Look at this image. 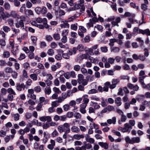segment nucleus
Returning <instances> with one entry per match:
<instances>
[{"label":"nucleus","mask_w":150,"mask_h":150,"mask_svg":"<svg viewBox=\"0 0 150 150\" xmlns=\"http://www.w3.org/2000/svg\"><path fill=\"white\" fill-rule=\"evenodd\" d=\"M32 116V114L31 113L27 112L25 114V117L27 119H29Z\"/></svg>","instance_id":"47"},{"label":"nucleus","mask_w":150,"mask_h":150,"mask_svg":"<svg viewBox=\"0 0 150 150\" xmlns=\"http://www.w3.org/2000/svg\"><path fill=\"white\" fill-rule=\"evenodd\" d=\"M58 129L59 131L61 133L64 132L65 133H69L70 130V128H66L65 127L61 126V125H60L58 126Z\"/></svg>","instance_id":"4"},{"label":"nucleus","mask_w":150,"mask_h":150,"mask_svg":"<svg viewBox=\"0 0 150 150\" xmlns=\"http://www.w3.org/2000/svg\"><path fill=\"white\" fill-rule=\"evenodd\" d=\"M119 82V80L118 79H113L112 80V83L116 86L117 84Z\"/></svg>","instance_id":"57"},{"label":"nucleus","mask_w":150,"mask_h":150,"mask_svg":"<svg viewBox=\"0 0 150 150\" xmlns=\"http://www.w3.org/2000/svg\"><path fill=\"white\" fill-rule=\"evenodd\" d=\"M74 116L76 118L80 119L81 117V114L79 112H76L74 114Z\"/></svg>","instance_id":"50"},{"label":"nucleus","mask_w":150,"mask_h":150,"mask_svg":"<svg viewBox=\"0 0 150 150\" xmlns=\"http://www.w3.org/2000/svg\"><path fill=\"white\" fill-rule=\"evenodd\" d=\"M4 7L5 9L6 10H9L11 8V6L10 4L7 2H6L4 5Z\"/></svg>","instance_id":"34"},{"label":"nucleus","mask_w":150,"mask_h":150,"mask_svg":"<svg viewBox=\"0 0 150 150\" xmlns=\"http://www.w3.org/2000/svg\"><path fill=\"white\" fill-rule=\"evenodd\" d=\"M101 99L102 101L101 102V105L102 107H105L107 105V103L106 102L107 100H105L103 98H102Z\"/></svg>","instance_id":"26"},{"label":"nucleus","mask_w":150,"mask_h":150,"mask_svg":"<svg viewBox=\"0 0 150 150\" xmlns=\"http://www.w3.org/2000/svg\"><path fill=\"white\" fill-rule=\"evenodd\" d=\"M47 12V8L45 7H43L41 8L40 13L43 14H45Z\"/></svg>","instance_id":"36"},{"label":"nucleus","mask_w":150,"mask_h":150,"mask_svg":"<svg viewBox=\"0 0 150 150\" xmlns=\"http://www.w3.org/2000/svg\"><path fill=\"white\" fill-rule=\"evenodd\" d=\"M51 105L54 108L56 107L59 105L58 102L57 101L52 102V103Z\"/></svg>","instance_id":"58"},{"label":"nucleus","mask_w":150,"mask_h":150,"mask_svg":"<svg viewBox=\"0 0 150 150\" xmlns=\"http://www.w3.org/2000/svg\"><path fill=\"white\" fill-rule=\"evenodd\" d=\"M91 102L92 104V106L94 107L95 109H98L100 108V106L97 103L93 102L92 101Z\"/></svg>","instance_id":"29"},{"label":"nucleus","mask_w":150,"mask_h":150,"mask_svg":"<svg viewBox=\"0 0 150 150\" xmlns=\"http://www.w3.org/2000/svg\"><path fill=\"white\" fill-rule=\"evenodd\" d=\"M97 92L98 91L97 90L95 89H93L89 90L88 92V94H91L95 93Z\"/></svg>","instance_id":"46"},{"label":"nucleus","mask_w":150,"mask_h":150,"mask_svg":"<svg viewBox=\"0 0 150 150\" xmlns=\"http://www.w3.org/2000/svg\"><path fill=\"white\" fill-rule=\"evenodd\" d=\"M110 85L109 82L107 81L104 83V86L103 87V92H108L109 89V86Z\"/></svg>","instance_id":"12"},{"label":"nucleus","mask_w":150,"mask_h":150,"mask_svg":"<svg viewBox=\"0 0 150 150\" xmlns=\"http://www.w3.org/2000/svg\"><path fill=\"white\" fill-rule=\"evenodd\" d=\"M85 137L86 140L87 142H89V143L91 144H92L94 143L95 140L93 138L89 137V136H88V135L86 136H85Z\"/></svg>","instance_id":"14"},{"label":"nucleus","mask_w":150,"mask_h":150,"mask_svg":"<svg viewBox=\"0 0 150 150\" xmlns=\"http://www.w3.org/2000/svg\"><path fill=\"white\" fill-rule=\"evenodd\" d=\"M122 100L124 102H127L129 101V99L128 97V95H125L122 98Z\"/></svg>","instance_id":"55"},{"label":"nucleus","mask_w":150,"mask_h":150,"mask_svg":"<svg viewBox=\"0 0 150 150\" xmlns=\"http://www.w3.org/2000/svg\"><path fill=\"white\" fill-rule=\"evenodd\" d=\"M127 119V117L126 116L124 115H121V117L120 118V120L121 122H125L126 120Z\"/></svg>","instance_id":"60"},{"label":"nucleus","mask_w":150,"mask_h":150,"mask_svg":"<svg viewBox=\"0 0 150 150\" xmlns=\"http://www.w3.org/2000/svg\"><path fill=\"white\" fill-rule=\"evenodd\" d=\"M7 91L9 94L13 95H16V93L11 88H8L7 90Z\"/></svg>","instance_id":"28"},{"label":"nucleus","mask_w":150,"mask_h":150,"mask_svg":"<svg viewBox=\"0 0 150 150\" xmlns=\"http://www.w3.org/2000/svg\"><path fill=\"white\" fill-rule=\"evenodd\" d=\"M42 22L43 23L44 25L45 28H46L47 29L49 28V26L47 24V20L46 18H44L42 19Z\"/></svg>","instance_id":"25"},{"label":"nucleus","mask_w":150,"mask_h":150,"mask_svg":"<svg viewBox=\"0 0 150 150\" xmlns=\"http://www.w3.org/2000/svg\"><path fill=\"white\" fill-rule=\"evenodd\" d=\"M34 89H28V96L29 97L30 95L33 94L34 93Z\"/></svg>","instance_id":"53"},{"label":"nucleus","mask_w":150,"mask_h":150,"mask_svg":"<svg viewBox=\"0 0 150 150\" xmlns=\"http://www.w3.org/2000/svg\"><path fill=\"white\" fill-rule=\"evenodd\" d=\"M8 25L10 26H12L13 25V21L12 18H9L7 20Z\"/></svg>","instance_id":"43"},{"label":"nucleus","mask_w":150,"mask_h":150,"mask_svg":"<svg viewBox=\"0 0 150 150\" xmlns=\"http://www.w3.org/2000/svg\"><path fill=\"white\" fill-rule=\"evenodd\" d=\"M11 17L13 18L19 19L20 18V16L15 11H12L11 12Z\"/></svg>","instance_id":"15"},{"label":"nucleus","mask_w":150,"mask_h":150,"mask_svg":"<svg viewBox=\"0 0 150 150\" xmlns=\"http://www.w3.org/2000/svg\"><path fill=\"white\" fill-rule=\"evenodd\" d=\"M116 122V118L115 117H113L112 119H109L107 120V123L109 124H111L112 123L114 124Z\"/></svg>","instance_id":"19"},{"label":"nucleus","mask_w":150,"mask_h":150,"mask_svg":"<svg viewBox=\"0 0 150 150\" xmlns=\"http://www.w3.org/2000/svg\"><path fill=\"white\" fill-rule=\"evenodd\" d=\"M123 90L122 88H120L118 90V92L117 93V95L121 96H123L124 95Z\"/></svg>","instance_id":"38"},{"label":"nucleus","mask_w":150,"mask_h":150,"mask_svg":"<svg viewBox=\"0 0 150 150\" xmlns=\"http://www.w3.org/2000/svg\"><path fill=\"white\" fill-rule=\"evenodd\" d=\"M97 47H91L88 50H86L85 52L86 54L88 55H94L93 49H96Z\"/></svg>","instance_id":"6"},{"label":"nucleus","mask_w":150,"mask_h":150,"mask_svg":"<svg viewBox=\"0 0 150 150\" xmlns=\"http://www.w3.org/2000/svg\"><path fill=\"white\" fill-rule=\"evenodd\" d=\"M13 69L11 67H6L5 69V71L6 73H11L13 72Z\"/></svg>","instance_id":"31"},{"label":"nucleus","mask_w":150,"mask_h":150,"mask_svg":"<svg viewBox=\"0 0 150 150\" xmlns=\"http://www.w3.org/2000/svg\"><path fill=\"white\" fill-rule=\"evenodd\" d=\"M139 33L143 35L146 34L147 35L150 36V30L149 29H147L144 30H139Z\"/></svg>","instance_id":"8"},{"label":"nucleus","mask_w":150,"mask_h":150,"mask_svg":"<svg viewBox=\"0 0 150 150\" xmlns=\"http://www.w3.org/2000/svg\"><path fill=\"white\" fill-rule=\"evenodd\" d=\"M58 54L55 56V58L57 60H61L62 59V56L61 54H62L63 51L60 49L57 50Z\"/></svg>","instance_id":"7"},{"label":"nucleus","mask_w":150,"mask_h":150,"mask_svg":"<svg viewBox=\"0 0 150 150\" xmlns=\"http://www.w3.org/2000/svg\"><path fill=\"white\" fill-rule=\"evenodd\" d=\"M53 37L55 40H58L60 39V35L58 33H56L54 34Z\"/></svg>","instance_id":"39"},{"label":"nucleus","mask_w":150,"mask_h":150,"mask_svg":"<svg viewBox=\"0 0 150 150\" xmlns=\"http://www.w3.org/2000/svg\"><path fill=\"white\" fill-rule=\"evenodd\" d=\"M17 90L18 91H21L22 90H24L25 86L23 83H18L16 84V86Z\"/></svg>","instance_id":"3"},{"label":"nucleus","mask_w":150,"mask_h":150,"mask_svg":"<svg viewBox=\"0 0 150 150\" xmlns=\"http://www.w3.org/2000/svg\"><path fill=\"white\" fill-rule=\"evenodd\" d=\"M117 40V39H116L115 38L110 39L109 40V45L110 46H113L114 45V43L115 42H116Z\"/></svg>","instance_id":"27"},{"label":"nucleus","mask_w":150,"mask_h":150,"mask_svg":"<svg viewBox=\"0 0 150 150\" xmlns=\"http://www.w3.org/2000/svg\"><path fill=\"white\" fill-rule=\"evenodd\" d=\"M110 50L111 52L117 53L119 52L120 49L119 47H110Z\"/></svg>","instance_id":"33"},{"label":"nucleus","mask_w":150,"mask_h":150,"mask_svg":"<svg viewBox=\"0 0 150 150\" xmlns=\"http://www.w3.org/2000/svg\"><path fill=\"white\" fill-rule=\"evenodd\" d=\"M16 26L17 28H22L24 27V24L23 22L20 21L19 22L16 23Z\"/></svg>","instance_id":"22"},{"label":"nucleus","mask_w":150,"mask_h":150,"mask_svg":"<svg viewBox=\"0 0 150 150\" xmlns=\"http://www.w3.org/2000/svg\"><path fill=\"white\" fill-rule=\"evenodd\" d=\"M91 100H94L96 101H100V98L96 96H93L91 97Z\"/></svg>","instance_id":"61"},{"label":"nucleus","mask_w":150,"mask_h":150,"mask_svg":"<svg viewBox=\"0 0 150 150\" xmlns=\"http://www.w3.org/2000/svg\"><path fill=\"white\" fill-rule=\"evenodd\" d=\"M84 41H83V42H88L90 41V37L88 35H86L84 39Z\"/></svg>","instance_id":"42"},{"label":"nucleus","mask_w":150,"mask_h":150,"mask_svg":"<svg viewBox=\"0 0 150 150\" xmlns=\"http://www.w3.org/2000/svg\"><path fill=\"white\" fill-rule=\"evenodd\" d=\"M13 117L14 120L15 121H17L19 120L20 115L18 113L14 114L13 116Z\"/></svg>","instance_id":"35"},{"label":"nucleus","mask_w":150,"mask_h":150,"mask_svg":"<svg viewBox=\"0 0 150 150\" xmlns=\"http://www.w3.org/2000/svg\"><path fill=\"white\" fill-rule=\"evenodd\" d=\"M3 30L4 32L8 33L10 31L11 29L8 27L6 25H4L3 27Z\"/></svg>","instance_id":"32"},{"label":"nucleus","mask_w":150,"mask_h":150,"mask_svg":"<svg viewBox=\"0 0 150 150\" xmlns=\"http://www.w3.org/2000/svg\"><path fill=\"white\" fill-rule=\"evenodd\" d=\"M63 108L64 110L65 111H67L69 109V106L68 104H65L63 105Z\"/></svg>","instance_id":"63"},{"label":"nucleus","mask_w":150,"mask_h":150,"mask_svg":"<svg viewBox=\"0 0 150 150\" xmlns=\"http://www.w3.org/2000/svg\"><path fill=\"white\" fill-rule=\"evenodd\" d=\"M71 131L74 133H78L80 131V129L77 127L76 126H73L71 128Z\"/></svg>","instance_id":"17"},{"label":"nucleus","mask_w":150,"mask_h":150,"mask_svg":"<svg viewBox=\"0 0 150 150\" xmlns=\"http://www.w3.org/2000/svg\"><path fill=\"white\" fill-rule=\"evenodd\" d=\"M25 4H23L20 8V12L21 13L23 12L25 10Z\"/></svg>","instance_id":"54"},{"label":"nucleus","mask_w":150,"mask_h":150,"mask_svg":"<svg viewBox=\"0 0 150 150\" xmlns=\"http://www.w3.org/2000/svg\"><path fill=\"white\" fill-rule=\"evenodd\" d=\"M140 139L139 137H134L131 138V144H133L135 143H139L140 142Z\"/></svg>","instance_id":"11"},{"label":"nucleus","mask_w":150,"mask_h":150,"mask_svg":"<svg viewBox=\"0 0 150 150\" xmlns=\"http://www.w3.org/2000/svg\"><path fill=\"white\" fill-rule=\"evenodd\" d=\"M81 69V67L79 65H75L74 67V69L76 71H79Z\"/></svg>","instance_id":"45"},{"label":"nucleus","mask_w":150,"mask_h":150,"mask_svg":"<svg viewBox=\"0 0 150 150\" xmlns=\"http://www.w3.org/2000/svg\"><path fill=\"white\" fill-rule=\"evenodd\" d=\"M129 126H131V127H132L135 124V121L134 120H129Z\"/></svg>","instance_id":"48"},{"label":"nucleus","mask_w":150,"mask_h":150,"mask_svg":"<svg viewBox=\"0 0 150 150\" xmlns=\"http://www.w3.org/2000/svg\"><path fill=\"white\" fill-rule=\"evenodd\" d=\"M74 115V113L73 112H69L67 113V116L68 118H71Z\"/></svg>","instance_id":"51"},{"label":"nucleus","mask_w":150,"mask_h":150,"mask_svg":"<svg viewBox=\"0 0 150 150\" xmlns=\"http://www.w3.org/2000/svg\"><path fill=\"white\" fill-rule=\"evenodd\" d=\"M84 136L83 134H76L73 135V138L75 139L79 140L84 138Z\"/></svg>","instance_id":"16"},{"label":"nucleus","mask_w":150,"mask_h":150,"mask_svg":"<svg viewBox=\"0 0 150 150\" xmlns=\"http://www.w3.org/2000/svg\"><path fill=\"white\" fill-rule=\"evenodd\" d=\"M42 103H39L38 104V105L36 108V110L38 111H40V109L42 108Z\"/></svg>","instance_id":"52"},{"label":"nucleus","mask_w":150,"mask_h":150,"mask_svg":"<svg viewBox=\"0 0 150 150\" xmlns=\"http://www.w3.org/2000/svg\"><path fill=\"white\" fill-rule=\"evenodd\" d=\"M48 54L50 56L53 55L54 54V50L52 49H50L48 50L47 51Z\"/></svg>","instance_id":"41"},{"label":"nucleus","mask_w":150,"mask_h":150,"mask_svg":"<svg viewBox=\"0 0 150 150\" xmlns=\"http://www.w3.org/2000/svg\"><path fill=\"white\" fill-rule=\"evenodd\" d=\"M98 144L100 146L104 148L105 149H107L108 148V144L106 142H100L98 143Z\"/></svg>","instance_id":"10"},{"label":"nucleus","mask_w":150,"mask_h":150,"mask_svg":"<svg viewBox=\"0 0 150 150\" xmlns=\"http://www.w3.org/2000/svg\"><path fill=\"white\" fill-rule=\"evenodd\" d=\"M138 79L139 82L142 85L143 88L144 86L145 85V84L144 83V79L141 77H139Z\"/></svg>","instance_id":"30"},{"label":"nucleus","mask_w":150,"mask_h":150,"mask_svg":"<svg viewBox=\"0 0 150 150\" xmlns=\"http://www.w3.org/2000/svg\"><path fill=\"white\" fill-rule=\"evenodd\" d=\"M121 101V99L120 97H118L115 98V103L117 106H120L121 105L122 103Z\"/></svg>","instance_id":"13"},{"label":"nucleus","mask_w":150,"mask_h":150,"mask_svg":"<svg viewBox=\"0 0 150 150\" xmlns=\"http://www.w3.org/2000/svg\"><path fill=\"white\" fill-rule=\"evenodd\" d=\"M72 54L71 50H69L67 53H62V56L64 59H68L69 58V55Z\"/></svg>","instance_id":"9"},{"label":"nucleus","mask_w":150,"mask_h":150,"mask_svg":"<svg viewBox=\"0 0 150 150\" xmlns=\"http://www.w3.org/2000/svg\"><path fill=\"white\" fill-rule=\"evenodd\" d=\"M148 48H145L144 49V55H139V59H140L142 61H144L146 59L145 57H147L148 56L149 54V50L147 49Z\"/></svg>","instance_id":"2"},{"label":"nucleus","mask_w":150,"mask_h":150,"mask_svg":"<svg viewBox=\"0 0 150 150\" xmlns=\"http://www.w3.org/2000/svg\"><path fill=\"white\" fill-rule=\"evenodd\" d=\"M46 39L48 41H51L53 40L52 37L50 35H47L45 36Z\"/></svg>","instance_id":"56"},{"label":"nucleus","mask_w":150,"mask_h":150,"mask_svg":"<svg viewBox=\"0 0 150 150\" xmlns=\"http://www.w3.org/2000/svg\"><path fill=\"white\" fill-rule=\"evenodd\" d=\"M34 91H35L36 93H39L41 91V88L40 86H37L36 87H35L34 89Z\"/></svg>","instance_id":"44"},{"label":"nucleus","mask_w":150,"mask_h":150,"mask_svg":"<svg viewBox=\"0 0 150 150\" xmlns=\"http://www.w3.org/2000/svg\"><path fill=\"white\" fill-rule=\"evenodd\" d=\"M77 23H76V24H72L71 25V29L74 30H76L77 29Z\"/></svg>","instance_id":"62"},{"label":"nucleus","mask_w":150,"mask_h":150,"mask_svg":"<svg viewBox=\"0 0 150 150\" xmlns=\"http://www.w3.org/2000/svg\"><path fill=\"white\" fill-rule=\"evenodd\" d=\"M12 76L13 79H16L18 76L17 73L15 71H13L12 73Z\"/></svg>","instance_id":"59"},{"label":"nucleus","mask_w":150,"mask_h":150,"mask_svg":"<svg viewBox=\"0 0 150 150\" xmlns=\"http://www.w3.org/2000/svg\"><path fill=\"white\" fill-rule=\"evenodd\" d=\"M124 127L123 128L121 131L123 132H128L129 133L132 128L131 126H129L128 123H126L124 125Z\"/></svg>","instance_id":"1"},{"label":"nucleus","mask_w":150,"mask_h":150,"mask_svg":"<svg viewBox=\"0 0 150 150\" xmlns=\"http://www.w3.org/2000/svg\"><path fill=\"white\" fill-rule=\"evenodd\" d=\"M25 13L28 15H33V11L31 10H26L25 11Z\"/></svg>","instance_id":"37"},{"label":"nucleus","mask_w":150,"mask_h":150,"mask_svg":"<svg viewBox=\"0 0 150 150\" xmlns=\"http://www.w3.org/2000/svg\"><path fill=\"white\" fill-rule=\"evenodd\" d=\"M144 98V96L143 95H138L136 97L137 100L138 102L143 100Z\"/></svg>","instance_id":"18"},{"label":"nucleus","mask_w":150,"mask_h":150,"mask_svg":"<svg viewBox=\"0 0 150 150\" xmlns=\"http://www.w3.org/2000/svg\"><path fill=\"white\" fill-rule=\"evenodd\" d=\"M127 86L130 89H133L135 91H138L139 88V87L137 85H134L131 83H128L127 84Z\"/></svg>","instance_id":"5"},{"label":"nucleus","mask_w":150,"mask_h":150,"mask_svg":"<svg viewBox=\"0 0 150 150\" xmlns=\"http://www.w3.org/2000/svg\"><path fill=\"white\" fill-rule=\"evenodd\" d=\"M84 76L81 74H79L78 75V81L79 84H81L82 83L81 81L84 79Z\"/></svg>","instance_id":"20"},{"label":"nucleus","mask_w":150,"mask_h":150,"mask_svg":"<svg viewBox=\"0 0 150 150\" xmlns=\"http://www.w3.org/2000/svg\"><path fill=\"white\" fill-rule=\"evenodd\" d=\"M3 57L4 58H8L10 56V53L8 51H5L3 53Z\"/></svg>","instance_id":"40"},{"label":"nucleus","mask_w":150,"mask_h":150,"mask_svg":"<svg viewBox=\"0 0 150 150\" xmlns=\"http://www.w3.org/2000/svg\"><path fill=\"white\" fill-rule=\"evenodd\" d=\"M11 50L12 53L14 55H16L18 52V47H12Z\"/></svg>","instance_id":"21"},{"label":"nucleus","mask_w":150,"mask_h":150,"mask_svg":"<svg viewBox=\"0 0 150 150\" xmlns=\"http://www.w3.org/2000/svg\"><path fill=\"white\" fill-rule=\"evenodd\" d=\"M41 8L39 7H37L35 8V11L37 13L39 14L40 13Z\"/></svg>","instance_id":"64"},{"label":"nucleus","mask_w":150,"mask_h":150,"mask_svg":"<svg viewBox=\"0 0 150 150\" xmlns=\"http://www.w3.org/2000/svg\"><path fill=\"white\" fill-rule=\"evenodd\" d=\"M51 92L50 87V86H47L45 88V94L49 95Z\"/></svg>","instance_id":"23"},{"label":"nucleus","mask_w":150,"mask_h":150,"mask_svg":"<svg viewBox=\"0 0 150 150\" xmlns=\"http://www.w3.org/2000/svg\"><path fill=\"white\" fill-rule=\"evenodd\" d=\"M94 28H97L98 30L100 31L101 32L103 30V28L101 25H98L95 26Z\"/></svg>","instance_id":"49"},{"label":"nucleus","mask_w":150,"mask_h":150,"mask_svg":"<svg viewBox=\"0 0 150 150\" xmlns=\"http://www.w3.org/2000/svg\"><path fill=\"white\" fill-rule=\"evenodd\" d=\"M30 77L34 81H36L38 79L37 75L35 73L31 74L30 75Z\"/></svg>","instance_id":"24"}]
</instances>
